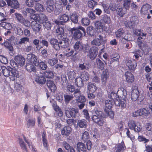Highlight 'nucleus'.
I'll list each match as a JSON object with an SVG mask.
<instances>
[{
    "instance_id": "nucleus-44",
    "label": "nucleus",
    "mask_w": 152,
    "mask_h": 152,
    "mask_svg": "<svg viewBox=\"0 0 152 152\" xmlns=\"http://www.w3.org/2000/svg\"><path fill=\"white\" fill-rule=\"evenodd\" d=\"M35 9L37 12H43L45 10L43 5L38 3L36 4Z\"/></svg>"
},
{
    "instance_id": "nucleus-6",
    "label": "nucleus",
    "mask_w": 152,
    "mask_h": 152,
    "mask_svg": "<svg viewBox=\"0 0 152 152\" xmlns=\"http://www.w3.org/2000/svg\"><path fill=\"white\" fill-rule=\"evenodd\" d=\"M95 26L97 31L98 32H102L103 31H106L107 27L103 23L97 21L95 23Z\"/></svg>"
},
{
    "instance_id": "nucleus-4",
    "label": "nucleus",
    "mask_w": 152,
    "mask_h": 152,
    "mask_svg": "<svg viewBox=\"0 0 152 152\" xmlns=\"http://www.w3.org/2000/svg\"><path fill=\"white\" fill-rule=\"evenodd\" d=\"M126 64L128 69L131 72H134L135 71L137 65V63L135 60L127 59L126 61Z\"/></svg>"
},
{
    "instance_id": "nucleus-2",
    "label": "nucleus",
    "mask_w": 152,
    "mask_h": 152,
    "mask_svg": "<svg viewBox=\"0 0 152 152\" xmlns=\"http://www.w3.org/2000/svg\"><path fill=\"white\" fill-rule=\"evenodd\" d=\"M71 32L73 37L75 40H77L81 39L83 34H86L85 29L81 26H80L77 28H73L72 29Z\"/></svg>"
},
{
    "instance_id": "nucleus-56",
    "label": "nucleus",
    "mask_w": 152,
    "mask_h": 152,
    "mask_svg": "<svg viewBox=\"0 0 152 152\" xmlns=\"http://www.w3.org/2000/svg\"><path fill=\"white\" fill-rule=\"evenodd\" d=\"M53 109L58 113V115L60 117H61L63 115V113L61 109L57 105L53 108Z\"/></svg>"
},
{
    "instance_id": "nucleus-35",
    "label": "nucleus",
    "mask_w": 152,
    "mask_h": 152,
    "mask_svg": "<svg viewBox=\"0 0 152 152\" xmlns=\"http://www.w3.org/2000/svg\"><path fill=\"white\" fill-rule=\"evenodd\" d=\"M1 45L10 51H12L13 50V48L11 43L10 42L7 40V39L4 43L1 44Z\"/></svg>"
},
{
    "instance_id": "nucleus-19",
    "label": "nucleus",
    "mask_w": 152,
    "mask_h": 152,
    "mask_svg": "<svg viewBox=\"0 0 152 152\" xmlns=\"http://www.w3.org/2000/svg\"><path fill=\"white\" fill-rule=\"evenodd\" d=\"M125 76L127 81L130 83H132L134 81V77L133 75L130 72L127 71L125 72Z\"/></svg>"
},
{
    "instance_id": "nucleus-63",
    "label": "nucleus",
    "mask_w": 152,
    "mask_h": 152,
    "mask_svg": "<svg viewBox=\"0 0 152 152\" xmlns=\"http://www.w3.org/2000/svg\"><path fill=\"white\" fill-rule=\"evenodd\" d=\"M89 137L88 132L87 131H85L83 133L82 136V139L84 141H86L88 140Z\"/></svg>"
},
{
    "instance_id": "nucleus-23",
    "label": "nucleus",
    "mask_w": 152,
    "mask_h": 152,
    "mask_svg": "<svg viewBox=\"0 0 152 152\" xmlns=\"http://www.w3.org/2000/svg\"><path fill=\"white\" fill-rule=\"evenodd\" d=\"M90 50V53L88 56L91 60H94L97 55L96 53L97 52V49L96 47H92Z\"/></svg>"
},
{
    "instance_id": "nucleus-49",
    "label": "nucleus",
    "mask_w": 152,
    "mask_h": 152,
    "mask_svg": "<svg viewBox=\"0 0 152 152\" xmlns=\"http://www.w3.org/2000/svg\"><path fill=\"white\" fill-rule=\"evenodd\" d=\"M105 107L109 109H110L113 104V102L110 100H106L105 102Z\"/></svg>"
},
{
    "instance_id": "nucleus-57",
    "label": "nucleus",
    "mask_w": 152,
    "mask_h": 152,
    "mask_svg": "<svg viewBox=\"0 0 152 152\" xmlns=\"http://www.w3.org/2000/svg\"><path fill=\"white\" fill-rule=\"evenodd\" d=\"M42 138L43 145L45 147H47L48 145V143L46 138V134L45 132H43L42 134Z\"/></svg>"
},
{
    "instance_id": "nucleus-12",
    "label": "nucleus",
    "mask_w": 152,
    "mask_h": 152,
    "mask_svg": "<svg viewBox=\"0 0 152 152\" xmlns=\"http://www.w3.org/2000/svg\"><path fill=\"white\" fill-rule=\"evenodd\" d=\"M109 77L108 70L107 69L104 70L101 74V80L102 83L103 85H105L107 79Z\"/></svg>"
},
{
    "instance_id": "nucleus-64",
    "label": "nucleus",
    "mask_w": 152,
    "mask_h": 152,
    "mask_svg": "<svg viewBox=\"0 0 152 152\" xmlns=\"http://www.w3.org/2000/svg\"><path fill=\"white\" fill-rule=\"evenodd\" d=\"M130 2L131 0H124V1L123 5L126 10L129 8Z\"/></svg>"
},
{
    "instance_id": "nucleus-10",
    "label": "nucleus",
    "mask_w": 152,
    "mask_h": 152,
    "mask_svg": "<svg viewBox=\"0 0 152 152\" xmlns=\"http://www.w3.org/2000/svg\"><path fill=\"white\" fill-rule=\"evenodd\" d=\"M125 31L122 28L118 29L115 32L116 38L118 39L121 38L122 40L123 39L125 41H127V40L124 38L125 35Z\"/></svg>"
},
{
    "instance_id": "nucleus-17",
    "label": "nucleus",
    "mask_w": 152,
    "mask_h": 152,
    "mask_svg": "<svg viewBox=\"0 0 152 152\" xmlns=\"http://www.w3.org/2000/svg\"><path fill=\"white\" fill-rule=\"evenodd\" d=\"M140 95V92L137 88L136 89H133L132 91L131 98L133 101H136L137 99L139 100V96Z\"/></svg>"
},
{
    "instance_id": "nucleus-54",
    "label": "nucleus",
    "mask_w": 152,
    "mask_h": 152,
    "mask_svg": "<svg viewBox=\"0 0 152 152\" xmlns=\"http://www.w3.org/2000/svg\"><path fill=\"white\" fill-rule=\"evenodd\" d=\"M97 4V2L94 0L89 1H88V7L93 9L94 7Z\"/></svg>"
},
{
    "instance_id": "nucleus-34",
    "label": "nucleus",
    "mask_w": 152,
    "mask_h": 152,
    "mask_svg": "<svg viewBox=\"0 0 152 152\" xmlns=\"http://www.w3.org/2000/svg\"><path fill=\"white\" fill-rule=\"evenodd\" d=\"M35 81L37 83L40 84H43L45 83L46 80L45 78L42 75H40L36 77Z\"/></svg>"
},
{
    "instance_id": "nucleus-46",
    "label": "nucleus",
    "mask_w": 152,
    "mask_h": 152,
    "mask_svg": "<svg viewBox=\"0 0 152 152\" xmlns=\"http://www.w3.org/2000/svg\"><path fill=\"white\" fill-rule=\"evenodd\" d=\"M30 17L31 19L34 20V21H36L37 22H39L40 20H42L41 16L40 15V17L39 15L37 14L34 13V14H30Z\"/></svg>"
},
{
    "instance_id": "nucleus-15",
    "label": "nucleus",
    "mask_w": 152,
    "mask_h": 152,
    "mask_svg": "<svg viewBox=\"0 0 152 152\" xmlns=\"http://www.w3.org/2000/svg\"><path fill=\"white\" fill-rule=\"evenodd\" d=\"M6 1L8 5L12 8L17 9L19 7L20 4L17 0H6Z\"/></svg>"
},
{
    "instance_id": "nucleus-18",
    "label": "nucleus",
    "mask_w": 152,
    "mask_h": 152,
    "mask_svg": "<svg viewBox=\"0 0 152 152\" xmlns=\"http://www.w3.org/2000/svg\"><path fill=\"white\" fill-rule=\"evenodd\" d=\"M59 16V23L61 25H64L69 20V17L66 14L60 15Z\"/></svg>"
},
{
    "instance_id": "nucleus-41",
    "label": "nucleus",
    "mask_w": 152,
    "mask_h": 152,
    "mask_svg": "<svg viewBox=\"0 0 152 152\" xmlns=\"http://www.w3.org/2000/svg\"><path fill=\"white\" fill-rule=\"evenodd\" d=\"M101 22L104 24H110L111 23V19L110 17L107 15H104L101 20Z\"/></svg>"
},
{
    "instance_id": "nucleus-50",
    "label": "nucleus",
    "mask_w": 152,
    "mask_h": 152,
    "mask_svg": "<svg viewBox=\"0 0 152 152\" xmlns=\"http://www.w3.org/2000/svg\"><path fill=\"white\" fill-rule=\"evenodd\" d=\"M117 14L121 16L123 15L126 13V10L124 8H117L116 9Z\"/></svg>"
},
{
    "instance_id": "nucleus-55",
    "label": "nucleus",
    "mask_w": 152,
    "mask_h": 152,
    "mask_svg": "<svg viewBox=\"0 0 152 152\" xmlns=\"http://www.w3.org/2000/svg\"><path fill=\"white\" fill-rule=\"evenodd\" d=\"M77 52H75L74 50H72L69 52L66 53V56L68 57L72 56L74 58H76V55H77Z\"/></svg>"
},
{
    "instance_id": "nucleus-32",
    "label": "nucleus",
    "mask_w": 152,
    "mask_h": 152,
    "mask_svg": "<svg viewBox=\"0 0 152 152\" xmlns=\"http://www.w3.org/2000/svg\"><path fill=\"white\" fill-rule=\"evenodd\" d=\"M125 100L123 99L122 100H118L116 99L114 101V103L116 105L121 106V108H124L126 107V105L125 103Z\"/></svg>"
},
{
    "instance_id": "nucleus-16",
    "label": "nucleus",
    "mask_w": 152,
    "mask_h": 152,
    "mask_svg": "<svg viewBox=\"0 0 152 152\" xmlns=\"http://www.w3.org/2000/svg\"><path fill=\"white\" fill-rule=\"evenodd\" d=\"M15 60L17 64L21 66H23L25 63V58L20 55H18L15 56Z\"/></svg>"
},
{
    "instance_id": "nucleus-59",
    "label": "nucleus",
    "mask_w": 152,
    "mask_h": 152,
    "mask_svg": "<svg viewBox=\"0 0 152 152\" xmlns=\"http://www.w3.org/2000/svg\"><path fill=\"white\" fill-rule=\"evenodd\" d=\"M81 22L83 25L87 26L89 25L90 20L88 18H83L82 19Z\"/></svg>"
},
{
    "instance_id": "nucleus-14",
    "label": "nucleus",
    "mask_w": 152,
    "mask_h": 152,
    "mask_svg": "<svg viewBox=\"0 0 152 152\" xmlns=\"http://www.w3.org/2000/svg\"><path fill=\"white\" fill-rule=\"evenodd\" d=\"M42 20L45 27L48 30L50 29L52 25L48 21V19L46 16L43 14H41Z\"/></svg>"
},
{
    "instance_id": "nucleus-29",
    "label": "nucleus",
    "mask_w": 152,
    "mask_h": 152,
    "mask_svg": "<svg viewBox=\"0 0 152 152\" xmlns=\"http://www.w3.org/2000/svg\"><path fill=\"white\" fill-rule=\"evenodd\" d=\"M77 149L79 152H86V148L83 143L79 142L77 144Z\"/></svg>"
},
{
    "instance_id": "nucleus-21",
    "label": "nucleus",
    "mask_w": 152,
    "mask_h": 152,
    "mask_svg": "<svg viewBox=\"0 0 152 152\" xmlns=\"http://www.w3.org/2000/svg\"><path fill=\"white\" fill-rule=\"evenodd\" d=\"M99 38L94 39L91 42L92 45L99 46L102 44L103 42V37L101 35H99Z\"/></svg>"
},
{
    "instance_id": "nucleus-38",
    "label": "nucleus",
    "mask_w": 152,
    "mask_h": 152,
    "mask_svg": "<svg viewBox=\"0 0 152 152\" xmlns=\"http://www.w3.org/2000/svg\"><path fill=\"white\" fill-rule=\"evenodd\" d=\"M18 140L19 144L21 149L24 150L25 151L28 152L26 146L23 139L20 137L18 138Z\"/></svg>"
},
{
    "instance_id": "nucleus-42",
    "label": "nucleus",
    "mask_w": 152,
    "mask_h": 152,
    "mask_svg": "<svg viewBox=\"0 0 152 152\" xmlns=\"http://www.w3.org/2000/svg\"><path fill=\"white\" fill-rule=\"evenodd\" d=\"M77 125L80 128L86 127L87 126V122L85 119L79 120L78 121Z\"/></svg>"
},
{
    "instance_id": "nucleus-45",
    "label": "nucleus",
    "mask_w": 152,
    "mask_h": 152,
    "mask_svg": "<svg viewBox=\"0 0 152 152\" xmlns=\"http://www.w3.org/2000/svg\"><path fill=\"white\" fill-rule=\"evenodd\" d=\"M70 19L72 22L77 23L78 22V16L76 13H73L71 15Z\"/></svg>"
},
{
    "instance_id": "nucleus-48",
    "label": "nucleus",
    "mask_w": 152,
    "mask_h": 152,
    "mask_svg": "<svg viewBox=\"0 0 152 152\" xmlns=\"http://www.w3.org/2000/svg\"><path fill=\"white\" fill-rule=\"evenodd\" d=\"M13 28V31L17 34L21 35L23 34V31L18 26H14Z\"/></svg>"
},
{
    "instance_id": "nucleus-11",
    "label": "nucleus",
    "mask_w": 152,
    "mask_h": 152,
    "mask_svg": "<svg viewBox=\"0 0 152 152\" xmlns=\"http://www.w3.org/2000/svg\"><path fill=\"white\" fill-rule=\"evenodd\" d=\"M27 61L29 63L36 64L38 62L37 57L33 54H29L27 56Z\"/></svg>"
},
{
    "instance_id": "nucleus-43",
    "label": "nucleus",
    "mask_w": 152,
    "mask_h": 152,
    "mask_svg": "<svg viewBox=\"0 0 152 152\" xmlns=\"http://www.w3.org/2000/svg\"><path fill=\"white\" fill-rule=\"evenodd\" d=\"M35 124V120L34 118L32 119H29L27 121V125L28 128H32Z\"/></svg>"
},
{
    "instance_id": "nucleus-36",
    "label": "nucleus",
    "mask_w": 152,
    "mask_h": 152,
    "mask_svg": "<svg viewBox=\"0 0 152 152\" xmlns=\"http://www.w3.org/2000/svg\"><path fill=\"white\" fill-rule=\"evenodd\" d=\"M96 63L97 68L102 70L104 69L105 66L104 63L99 59L96 58Z\"/></svg>"
},
{
    "instance_id": "nucleus-28",
    "label": "nucleus",
    "mask_w": 152,
    "mask_h": 152,
    "mask_svg": "<svg viewBox=\"0 0 152 152\" xmlns=\"http://www.w3.org/2000/svg\"><path fill=\"white\" fill-rule=\"evenodd\" d=\"M151 7V6L148 4L143 5L140 10V12L142 14L144 15L147 14L148 13V11Z\"/></svg>"
},
{
    "instance_id": "nucleus-7",
    "label": "nucleus",
    "mask_w": 152,
    "mask_h": 152,
    "mask_svg": "<svg viewBox=\"0 0 152 152\" xmlns=\"http://www.w3.org/2000/svg\"><path fill=\"white\" fill-rule=\"evenodd\" d=\"M31 26L33 31L36 34L40 31L42 27L41 24L39 22L36 21H32Z\"/></svg>"
},
{
    "instance_id": "nucleus-58",
    "label": "nucleus",
    "mask_w": 152,
    "mask_h": 152,
    "mask_svg": "<svg viewBox=\"0 0 152 152\" xmlns=\"http://www.w3.org/2000/svg\"><path fill=\"white\" fill-rule=\"evenodd\" d=\"M58 62V59L57 58H53L50 59L48 61V63L51 66H53Z\"/></svg>"
},
{
    "instance_id": "nucleus-30",
    "label": "nucleus",
    "mask_w": 152,
    "mask_h": 152,
    "mask_svg": "<svg viewBox=\"0 0 152 152\" xmlns=\"http://www.w3.org/2000/svg\"><path fill=\"white\" fill-rule=\"evenodd\" d=\"M74 48L76 52H79L82 50L83 46L81 42L79 41H77L75 43Z\"/></svg>"
},
{
    "instance_id": "nucleus-52",
    "label": "nucleus",
    "mask_w": 152,
    "mask_h": 152,
    "mask_svg": "<svg viewBox=\"0 0 152 152\" xmlns=\"http://www.w3.org/2000/svg\"><path fill=\"white\" fill-rule=\"evenodd\" d=\"M99 112H101L102 113L101 111L99 112L98 111H96V114L97 115H94L92 117V120L95 123H96L98 121V120H99V119L100 118V117L101 116H102V115H99L98 113H99Z\"/></svg>"
},
{
    "instance_id": "nucleus-20",
    "label": "nucleus",
    "mask_w": 152,
    "mask_h": 152,
    "mask_svg": "<svg viewBox=\"0 0 152 152\" xmlns=\"http://www.w3.org/2000/svg\"><path fill=\"white\" fill-rule=\"evenodd\" d=\"M36 64H34L33 63H27L26 64L25 67L26 70L28 72H36Z\"/></svg>"
},
{
    "instance_id": "nucleus-25",
    "label": "nucleus",
    "mask_w": 152,
    "mask_h": 152,
    "mask_svg": "<svg viewBox=\"0 0 152 152\" xmlns=\"http://www.w3.org/2000/svg\"><path fill=\"white\" fill-rule=\"evenodd\" d=\"M50 44L52 45L53 48L56 50L60 49V46L58 40L53 38H51L50 41Z\"/></svg>"
},
{
    "instance_id": "nucleus-37",
    "label": "nucleus",
    "mask_w": 152,
    "mask_h": 152,
    "mask_svg": "<svg viewBox=\"0 0 152 152\" xmlns=\"http://www.w3.org/2000/svg\"><path fill=\"white\" fill-rule=\"evenodd\" d=\"M0 69L1 70H2V73L4 76L7 77L10 75V70H8L5 66H0Z\"/></svg>"
},
{
    "instance_id": "nucleus-22",
    "label": "nucleus",
    "mask_w": 152,
    "mask_h": 152,
    "mask_svg": "<svg viewBox=\"0 0 152 152\" xmlns=\"http://www.w3.org/2000/svg\"><path fill=\"white\" fill-rule=\"evenodd\" d=\"M16 69H13L11 70V75H10V78L12 81H15L19 77V72Z\"/></svg>"
},
{
    "instance_id": "nucleus-62",
    "label": "nucleus",
    "mask_w": 152,
    "mask_h": 152,
    "mask_svg": "<svg viewBox=\"0 0 152 152\" xmlns=\"http://www.w3.org/2000/svg\"><path fill=\"white\" fill-rule=\"evenodd\" d=\"M141 116L142 115L147 116L150 114L149 110H147L145 108L141 109Z\"/></svg>"
},
{
    "instance_id": "nucleus-1",
    "label": "nucleus",
    "mask_w": 152,
    "mask_h": 152,
    "mask_svg": "<svg viewBox=\"0 0 152 152\" xmlns=\"http://www.w3.org/2000/svg\"><path fill=\"white\" fill-rule=\"evenodd\" d=\"M134 34L138 37L137 42L139 48L142 50L143 49L144 43L143 40L146 37V34L143 32V30L141 29H135L133 30Z\"/></svg>"
},
{
    "instance_id": "nucleus-47",
    "label": "nucleus",
    "mask_w": 152,
    "mask_h": 152,
    "mask_svg": "<svg viewBox=\"0 0 152 152\" xmlns=\"http://www.w3.org/2000/svg\"><path fill=\"white\" fill-rule=\"evenodd\" d=\"M22 135L23 137L24 141L26 142L27 143L28 146L30 147V146H31L32 148V151H34V152H36L37 151L35 150V147L32 144L31 142H30L26 138L24 134H23Z\"/></svg>"
},
{
    "instance_id": "nucleus-13",
    "label": "nucleus",
    "mask_w": 152,
    "mask_h": 152,
    "mask_svg": "<svg viewBox=\"0 0 152 152\" xmlns=\"http://www.w3.org/2000/svg\"><path fill=\"white\" fill-rule=\"evenodd\" d=\"M64 28L61 26H58L57 27L56 31V34L58 38L59 39H64Z\"/></svg>"
},
{
    "instance_id": "nucleus-33",
    "label": "nucleus",
    "mask_w": 152,
    "mask_h": 152,
    "mask_svg": "<svg viewBox=\"0 0 152 152\" xmlns=\"http://www.w3.org/2000/svg\"><path fill=\"white\" fill-rule=\"evenodd\" d=\"M75 83L78 87H83L84 85L82 78L80 77L76 78L75 80Z\"/></svg>"
},
{
    "instance_id": "nucleus-3",
    "label": "nucleus",
    "mask_w": 152,
    "mask_h": 152,
    "mask_svg": "<svg viewBox=\"0 0 152 152\" xmlns=\"http://www.w3.org/2000/svg\"><path fill=\"white\" fill-rule=\"evenodd\" d=\"M128 125L130 129L138 132L140 131L142 129L140 124L134 120H129L128 123Z\"/></svg>"
},
{
    "instance_id": "nucleus-61",
    "label": "nucleus",
    "mask_w": 152,
    "mask_h": 152,
    "mask_svg": "<svg viewBox=\"0 0 152 152\" xmlns=\"http://www.w3.org/2000/svg\"><path fill=\"white\" fill-rule=\"evenodd\" d=\"M81 76L84 81H86L89 79V75L87 72H83L81 75Z\"/></svg>"
},
{
    "instance_id": "nucleus-39",
    "label": "nucleus",
    "mask_w": 152,
    "mask_h": 152,
    "mask_svg": "<svg viewBox=\"0 0 152 152\" xmlns=\"http://www.w3.org/2000/svg\"><path fill=\"white\" fill-rule=\"evenodd\" d=\"M44 77L48 78H52L54 77V74L53 72L49 70H47L43 73Z\"/></svg>"
},
{
    "instance_id": "nucleus-27",
    "label": "nucleus",
    "mask_w": 152,
    "mask_h": 152,
    "mask_svg": "<svg viewBox=\"0 0 152 152\" xmlns=\"http://www.w3.org/2000/svg\"><path fill=\"white\" fill-rule=\"evenodd\" d=\"M47 85L52 92H54L56 89V86L53 81L48 80Z\"/></svg>"
},
{
    "instance_id": "nucleus-26",
    "label": "nucleus",
    "mask_w": 152,
    "mask_h": 152,
    "mask_svg": "<svg viewBox=\"0 0 152 152\" xmlns=\"http://www.w3.org/2000/svg\"><path fill=\"white\" fill-rule=\"evenodd\" d=\"M54 2L52 0H48L47 1L46 10L49 12H51L54 10Z\"/></svg>"
},
{
    "instance_id": "nucleus-8",
    "label": "nucleus",
    "mask_w": 152,
    "mask_h": 152,
    "mask_svg": "<svg viewBox=\"0 0 152 152\" xmlns=\"http://www.w3.org/2000/svg\"><path fill=\"white\" fill-rule=\"evenodd\" d=\"M75 96L77 98V102L78 103H84L86 101L85 97L81 95V92L79 89H77L76 91Z\"/></svg>"
},
{
    "instance_id": "nucleus-9",
    "label": "nucleus",
    "mask_w": 152,
    "mask_h": 152,
    "mask_svg": "<svg viewBox=\"0 0 152 152\" xmlns=\"http://www.w3.org/2000/svg\"><path fill=\"white\" fill-rule=\"evenodd\" d=\"M126 149L124 142L122 141L121 143L118 144L113 148V152H121Z\"/></svg>"
},
{
    "instance_id": "nucleus-53",
    "label": "nucleus",
    "mask_w": 152,
    "mask_h": 152,
    "mask_svg": "<svg viewBox=\"0 0 152 152\" xmlns=\"http://www.w3.org/2000/svg\"><path fill=\"white\" fill-rule=\"evenodd\" d=\"M87 33L91 37L94 36L95 34L94 30L93 27H89L88 28Z\"/></svg>"
},
{
    "instance_id": "nucleus-60",
    "label": "nucleus",
    "mask_w": 152,
    "mask_h": 152,
    "mask_svg": "<svg viewBox=\"0 0 152 152\" xmlns=\"http://www.w3.org/2000/svg\"><path fill=\"white\" fill-rule=\"evenodd\" d=\"M64 100L66 103H68L73 98L72 95H69L67 94L64 95Z\"/></svg>"
},
{
    "instance_id": "nucleus-51",
    "label": "nucleus",
    "mask_w": 152,
    "mask_h": 152,
    "mask_svg": "<svg viewBox=\"0 0 152 152\" xmlns=\"http://www.w3.org/2000/svg\"><path fill=\"white\" fill-rule=\"evenodd\" d=\"M67 75L69 80H73L76 77V73L73 71H69L68 72Z\"/></svg>"
},
{
    "instance_id": "nucleus-24",
    "label": "nucleus",
    "mask_w": 152,
    "mask_h": 152,
    "mask_svg": "<svg viewBox=\"0 0 152 152\" xmlns=\"http://www.w3.org/2000/svg\"><path fill=\"white\" fill-rule=\"evenodd\" d=\"M72 129L69 126H66L62 129L61 134L62 135L69 136L71 132Z\"/></svg>"
},
{
    "instance_id": "nucleus-31",
    "label": "nucleus",
    "mask_w": 152,
    "mask_h": 152,
    "mask_svg": "<svg viewBox=\"0 0 152 152\" xmlns=\"http://www.w3.org/2000/svg\"><path fill=\"white\" fill-rule=\"evenodd\" d=\"M97 88L95 84L89 82L88 84V89L89 92L94 93L97 89Z\"/></svg>"
},
{
    "instance_id": "nucleus-5",
    "label": "nucleus",
    "mask_w": 152,
    "mask_h": 152,
    "mask_svg": "<svg viewBox=\"0 0 152 152\" xmlns=\"http://www.w3.org/2000/svg\"><path fill=\"white\" fill-rule=\"evenodd\" d=\"M78 110L73 108L67 107L65 110V113L68 118H75L78 113Z\"/></svg>"
},
{
    "instance_id": "nucleus-40",
    "label": "nucleus",
    "mask_w": 152,
    "mask_h": 152,
    "mask_svg": "<svg viewBox=\"0 0 152 152\" xmlns=\"http://www.w3.org/2000/svg\"><path fill=\"white\" fill-rule=\"evenodd\" d=\"M120 58V56L118 54L115 53L112 55L111 56V58L109 61L110 62V64H111L113 61H117Z\"/></svg>"
}]
</instances>
